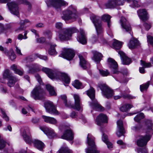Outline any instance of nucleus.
<instances>
[{
  "instance_id": "33",
  "label": "nucleus",
  "mask_w": 153,
  "mask_h": 153,
  "mask_svg": "<svg viewBox=\"0 0 153 153\" xmlns=\"http://www.w3.org/2000/svg\"><path fill=\"white\" fill-rule=\"evenodd\" d=\"M46 88L49 91V94L51 96H56V94L53 88L49 84L47 85L46 86Z\"/></svg>"
},
{
  "instance_id": "22",
  "label": "nucleus",
  "mask_w": 153,
  "mask_h": 153,
  "mask_svg": "<svg viewBox=\"0 0 153 153\" xmlns=\"http://www.w3.org/2000/svg\"><path fill=\"white\" fill-rule=\"evenodd\" d=\"M120 22L122 27L126 31L129 32L131 30L130 25L125 18L122 17Z\"/></svg>"
},
{
  "instance_id": "59",
  "label": "nucleus",
  "mask_w": 153,
  "mask_h": 153,
  "mask_svg": "<svg viewBox=\"0 0 153 153\" xmlns=\"http://www.w3.org/2000/svg\"><path fill=\"white\" fill-rule=\"evenodd\" d=\"M39 120L38 118L34 117H33L32 119V122L34 123H36L39 121Z\"/></svg>"
},
{
  "instance_id": "55",
  "label": "nucleus",
  "mask_w": 153,
  "mask_h": 153,
  "mask_svg": "<svg viewBox=\"0 0 153 153\" xmlns=\"http://www.w3.org/2000/svg\"><path fill=\"white\" fill-rule=\"evenodd\" d=\"M102 140L105 143H106L108 141L107 136L104 134H103Z\"/></svg>"
},
{
  "instance_id": "29",
  "label": "nucleus",
  "mask_w": 153,
  "mask_h": 153,
  "mask_svg": "<svg viewBox=\"0 0 153 153\" xmlns=\"http://www.w3.org/2000/svg\"><path fill=\"white\" fill-rule=\"evenodd\" d=\"M93 53L94 55L93 60L97 63L99 62L102 57V54L97 51H93Z\"/></svg>"
},
{
  "instance_id": "18",
  "label": "nucleus",
  "mask_w": 153,
  "mask_h": 153,
  "mask_svg": "<svg viewBox=\"0 0 153 153\" xmlns=\"http://www.w3.org/2000/svg\"><path fill=\"white\" fill-rule=\"evenodd\" d=\"M97 124L99 126H101L103 123H107V116L102 113L100 114L96 119Z\"/></svg>"
},
{
  "instance_id": "13",
  "label": "nucleus",
  "mask_w": 153,
  "mask_h": 153,
  "mask_svg": "<svg viewBox=\"0 0 153 153\" xmlns=\"http://www.w3.org/2000/svg\"><path fill=\"white\" fill-rule=\"evenodd\" d=\"M125 2V0H109L105 6L107 8H113L117 6L122 5Z\"/></svg>"
},
{
  "instance_id": "61",
  "label": "nucleus",
  "mask_w": 153,
  "mask_h": 153,
  "mask_svg": "<svg viewBox=\"0 0 153 153\" xmlns=\"http://www.w3.org/2000/svg\"><path fill=\"white\" fill-rule=\"evenodd\" d=\"M16 74H17L20 76H22L24 72L23 71L20 70L19 69L17 70L15 72Z\"/></svg>"
},
{
  "instance_id": "16",
  "label": "nucleus",
  "mask_w": 153,
  "mask_h": 153,
  "mask_svg": "<svg viewBox=\"0 0 153 153\" xmlns=\"http://www.w3.org/2000/svg\"><path fill=\"white\" fill-rule=\"evenodd\" d=\"M74 97L75 100L74 105H70V107H71L74 109H76L78 111H79L82 108L80 97L78 95L76 94L74 95Z\"/></svg>"
},
{
  "instance_id": "53",
  "label": "nucleus",
  "mask_w": 153,
  "mask_h": 153,
  "mask_svg": "<svg viewBox=\"0 0 153 153\" xmlns=\"http://www.w3.org/2000/svg\"><path fill=\"white\" fill-rule=\"evenodd\" d=\"M6 30V28L3 24L0 23V34L3 33Z\"/></svg>"
},
{
  "instance_id": "20",
  "label": "nucleus",
  "mask_w": 153,
  "mask_h": 153,
  "mask_svg": "<svg viewBox=\"0 0 153 153\" xmlns=\"http://www.w3.org/2000/svg\"><path fill=\"white\" fill-rule=\"evenodd\" d=\"M40 128L49 138L54 137L56 135L53 130L51 129L46 127H40Z\"/></svg>"
},
{
  "instance_id": "15",
  "label": "nucleus",
  "mask_w": 153,
  "mask_h": 153,
  "mask_svg": "<svg viewBox=\"0 0 153 153\" xmlns=\"http://www.w3.org/2000/svg\"><path fill=\"white\" fill-rule=\"evenodd\" d=\"M9 10L11 13L18 16L19 14L18 7L17 4L15 2H12L7 4Z\"/></svg>"
},
{
  "instance_id": "37",
  "label": "nucleus",
  "mask_w": 153,
  "mask_h": 153,
  "mask_svg": "<svg viewBox=\"0 0 153 153\" xmlns=\"http://www.w3.org/2000/svg\"><path fill=\"white\" fill-rule=\"evenodd\" d=\"M73 85L77 89H80L83 88L82 83L78 80H76L72 83Z\"/></svg>"
},
{
  "instance_id": "28",
  "label": "nucleus",
  "mask_w": 153,
  "mask_h": 153,
  "mask_svg": "<svg viewBox=\"0 0 153 153\" xmlns=\"http://www.w3.org/2000/svg\"><path fill=\"white\" fill-rule=\"evenodd\" d=\"M33 143L35 147L40 151L42 150L44 148V144L40 140H35Z\"/></svg>"
},
{
  "instance_id": "60",
  "label": "nucleus",
  "mask_w": 153,
  "mask_h": 153,
  "mask_svg": "<svg viewBox=\"0 0 153 153\" xmlns=\"http://www.w3.org/2000/svg\"><path fill=\"white\" fill-rule=\"evenodd\" d=\"M144 26L145 27L146 30H149L151 27V25L146 23L144 24Z\"/></svg>"
},
{
  "instance_id": "48",
  "label": "nucleus",
  "mask_w": 153,
  "mask_h": 153,
  "mask_svg": "<svg viewBox=\"0 0 153 153\" xmlns=\"http://www.w3.org/2000/svg\"><path fill=\"white\" fill-rule=\"evenodd\" d=\"M142 128V126L140 124H138L135 126L131 127V129L134 131H137L140 130Z\"/></svg>"
},
{
  "instance_id": "62",
  "label": "nucleus",
  "mask_w": 153,
  "mask_h": 153,
  "mask_svg": "<svg viewBox=\"0 0 153 153\" xmlns=\"http://www.w3.org/2000/svg\"><path fill=\"white\" fill-rule=\"evenodd\" d=\"M25 59L27 62H32L33 61L34 59L32 56H30L27 57L25 58Z\"/></svg>"
},
{
  "instance_id": "8",
  "label": "nucleus",
  "mask_w": 153,
  "mask_h": 153,
  "mask_svg": "<svg viewBox=\"0 0 153 153\" xmlns=\"http://www.w3.org/2000/svg\"><path fill=\"white\" fill-rule=\"evenodd\" d=\"M90 19L94 24L98 35L102 34L103 32V30L101 22L100 21V18L94 14H92L90 17Z\"/></svg>"
},
{
  "instance_id": "56",
  "label": "nucleus",
  "mask_w": 153,
  "mask_h": 153,
  "mask_svg": "<svg viewBox=\"0 0 153 153\" xmlns=\"http://www.w3.org/2000/svg\"><path fill=\"white\" fill-rule=\"evenodd\" d=\"M56 27L58 29H61L62 27V24L60 22H57L55 25Z\"/></svg>"
},
{
  "instance_id": "44",
  "label": "nucleus",
  "mask_w": 153,
  "mask_h": 153,
  "mask_svg": "<svg viewBox=\"0 0 153 153\" xmlns=\"http://www.w3.org/2000/svg\"><path fill=\"white\" fill-rule=\"evenodd\" d=\"M131 3V6L133 7H138L140 6V4L137 1L135 0H132Z\"/></svg>"
},
{
  "instance_id": "11",
  "label": "nucleus",
  "mask_w": 153,
  "mask_h": 153,
  "mask_svg": "<svg viewBox=\"0 0 153 153\" xmlns=\"http://www.w3.org/2000/svg\"><path fill=\"white\" fill-rule=\"evenodd\" d=\"M44 92L40 86L36 87L31 92V96L35 100H41L42 99Z\"/></svg>"
},
{
  "instance_id": "32",
  "label": "nucleus",
  "mask_w": 153,
  "mask_h": 153,
  "mask_svg": "<svg viewBox=\"0 0 153 153\" xmlns=\"http://www.w3.org/2000/svg\"><path fill=\"white\" fill-rule=\"evenodd\" d=\"M8 82L7 83V84L10 87H13L14 85L16 82H17L18 80V79L14 76L8 79Z\"/></svg>"
},
{
  "instance_id": "14",
  "label": "nucleus",
  "mask_w": 153,
  "mask_h": 153,
  "mask_svg": "<svg viewBox=\"0 0 153 153\" xmlns=\"http://www.w3.org/2000/svg\"><path fill=\"white\" fill-rule=\"evenodd\" d=\"M62 56L68 60H71L74 57L75 54L73 50L71 49H65L61 54Z\"/></svg>"
},
{
  "instance_id": "39",
  "label": "nucleus",
  "mask_w": 153,
  "mask_h": 153,
  "mask_svg": "<svg viewBox=\"0 0 153 153\" xmlns=\"http://www.w3.org/2000/svg\"><path fill=\"white\" fill-rule=\"evenodd\" d=\"M144 118L143 114L142 113H140L137 114L134 118V120L136 122L139 123L141 120Z\"/></svg>"
},
{
  "instance_id": "4",
  "label": "nucleus",
  "mask_w": 153,
  "mask_h": 153,
  "mask_svg": "<svg viewBox=\"0 0 153 153\" xmlns=\"http://www.w3.org/2000/svg\"><path fill=\"white\" fill-rule=\"evenodd\" d=\"M108 62V66L111 69L113 74L117 75H123V76L127 75V69H124L122 70L121 71H119L117 62L113 59L110 58H109Z\"/></svg>"
},
{
  "instance_id": "30",
  "label": "nucleus",
  "mask_w": 153,
  "mask_h": 153,
  "mask_svg": "<svg viewBox=\"0 0 153 153\" xmlns=\"http://www.w3.org/2000/svg\"><path fill=\"white\" fill-rule=\"evenodd\" d=\"M79 58L80 65L84 69H86L88 65L87 62L82 55H79Z\"/></svg>"
},
{
  "instance_id": "23",
  "label": "nucleus",
  "mask_w": 153,
  "mask_h": 153,
  "mask_svg": "<svg viewBox=\"0 0 153 153\" xmlns=\"http://www.w3.org/2000/svg\"><path fill=\"white\" fill-rule=\"evenodd\" d=\"M118 53L120 56L123 64L128 65L131 63V60L130 59L126 56L123 52L121 51H119Z\"/></svg>"
},
{
  "instance_id": "21",
  "label": "nucleus",
  "mask_w": 153,
  "mask_h": 153,
  "mask_svg": "<svg viewBox=\"0 0 153 153\" xmlns=\"http://www.w3.org/2000/svg\"><path fill=\"white\" fill-rule=\"evenodd\" d=\"M61 137L63 139L67 140H72L74 138V136L71 130L70 129L65 130Z\"/></svg>"
},
{
  "instance_id": "5",
  "label": "nucleus",
  "mask_w": 153,
  "mask_h": 153,
  "mask_svg": "<svg viewBox=\"0 0 153 153\" xmlns=\"http://www.w3.org/2000/svg\"><path fill=\"white\" fill-rule=\"evenodd\" d=\"M87 94L93 101L91 104V105L93 108L96 109L97 111H102L104 110V108L99 104L97 101L95 99V91L92 87H91L90 89L87 91Z\"/></svg>"
},
{
  "instance_id": "31",
  "label": "nucleus",
  "mask_w": 153,
  "mask_h": 153,
  "mask_svg": "<svg viewBox=\"0 0 153 153\" xmlns=\"http://www.w3.org/2000/svg\"><path fill=\"white\" fill-rule=\"evenodd\" d=\"M111 17L108 15H104L102 16V19L105 22L107 23V25L109 28H110L111 25V22L110 21Z\"/></svg>"
},
{
  "instance_id": "42",
  "label": "nucleus",
  "mask_w": 153,
  "mask_h": 153,
  "mask_svg": "<svg viewBox=\"0 0 153 153\" xmlns=\"http://www.w3.org/2000/svg\"><path fill=\"white\" fill-rule=\"evenodd\" d=\"M19 3L21 4H24L28 5V10H30L31 9V5L30 3L25 0H18Z\"/></svg>"
},
{
  "instance_id": "38",
  "label": "nucleus",
  "mask_w": 153,
  "mask_h": 153,
  "mask_svg": "<svg viewBox=\"0 0 153 153\" xmlns=\"http://www.w3.org/2000/svg\"><path fill=\"white\" fill-rule=\"evenodd\" d=\"M56 46L55 44H51L50 48L48 51L49 54L51 55H55L56 54V52L55 49V47Z\"/></svg>"
},
{
  "instance_id": "34",
  "label": "nucleus",
  "mask_w": 153,
  "mask_h": 153,
  "mask_svg": "<svg viewBox=\"0 0 153 153\" xmlns=\"http://www.w3.org/2000/svg\"><path fill=\"white\" fill-rule=\"evenodd\" d=\"M122 45L121 42L117 40L114 39V42L112 44V47L116 50H119L121 48Z\"/></svg>"
},
{
  "instance_id": "19",
  "label": "nucleus",
  "mask_w": 153,
  "mask_h": 153,
  "mask_svg": "<svg viewBox=\"0 0 153 153\" xmlns=\"http://www.w3.org/2000/svg\"><path fill=\"white\" fill-rule=\"evenodd\" d=\"M22 136L25 142L28 144H30L32 140L31 137L30 135V132L29 129H27L24 130L22 133Z\"/></svg>"
},
{
  "instance_id": "35",
  "label": "nucleus",
  "mask_w": 153,
  "mask_h": 153,
  "mask_svg": "<svg viewBox=\"0 0 153 153\" xmlns=\"http://www.w3.org/2000/svg\"><path fill=\"white\" fill-rule=\"evenodd\" d=\"M133 107V106L130 104H125L120 107V109L123 112H127Z\"/></svg>"
},
{
  "instance_id": "3",
  "label": "nucleus",
  "mask_w": 153,
  "mask_h": 153,
  "mask_svg": "<svg viewBox=\"0 0 153 153\" xmlns=\"http://www.w3.org/2000/svg\"><path fill=\"white\" fill-rule=\"evenodd\" d=\"M76 8L72 6L69 7L68 9L63 12L62 19L67 22H72L76 21L77 16Z\"/></svg>"
},
{
  "instance_id": "2",
  "label": "nucleus",
  "mask_w": 153,
  "mask_h": 153,
  "mask_svg": "<svg viewBox=\"0 0 153 153\" xmlns=\"http://www.w3.org/2000/svg\"><path fill=\"white\" fill-rule=\"evenodd\" d=\"M42 71L46 74L49 77L52 79H59L67 84L70 82V77L65 73L60 72H53L52 70L47 68H43Z\"/></svg>"
},
{
  "instance_id": "63",
  "label": "nucleus",
  "mask_w": 153,
  "mask_h": 153,
  "mask_svg": "<svg viewBox=\"0 0 153 153\" xmlns=\"http://www.w3.org/2000/svg\"><path fill=\"white\" fill-rule=\"evenodd\" d=\"M35 76L38 82L39 83H41L42 82V80L39 75L37 74L35 75Z\"/></svg>"
},
{
  "instance_id": "17",
  "label": "nucleus",
  "mask_w": 153,
  "mask_h": 153,
  "mask_svg": "<svg viewBox=\"0 0 153 153\" xmlns=\"http://www.w3.org/2000/svg\"><path fill=\"white\" fill-rule=\"evenodd\" d=\"M117 131L116 134L118 137L123 135L125 133V131L123 126V121L121 120H119L117 122Z\"/></svg>"
},
{
  "instance_id": "49",
  "label": "nucleus",
  "mask_w": 153,
  "mask_h": 153,
  "mask_svg": "<svg viewBox=\"0 0 153 153\" xmlns=\"http://www.w3.org/2000/svg\"><path fill=\"white\" fill-rule=\"evenodd\" d=\"M9 56L10 58L12 60H14L16 57V55H15L14 52L13 51H10Z\"/></svg>"
},
{
  "instance_id": "57",
  "label": "nucleus",
  "mask_w": 153,
  "mask_h": 153,
  "mask_svg": "<svg viewBox=\"0 0 153 153\" xmlns=\"http://www.w3.org/2000/svg\"><path fill=\"white\" fill-rule=\"evenodd\" d=\"M122 97H123V98H124L129 97V98H132V97H131V98L129 97V96L128 95L123 96H122V95H121V96H114V98L115 100H117V99L120 98Z\"/></svg>"
},
{
  "instance_id": "40",
  "label": "nucleus",
  "mask_w": 153,
  "mask_h": 153,
  "mask_svg": "<svg viewBox=\"0 0 153 153\" xmlns=\"http://www.w3.org/2000/svg\"><path fill=\"white\" fill-rule=\"evenodd\" d=\"M150 83V81H148L146 83L141 85L140 86L141 91L143 92L144 91L146 90L149 87Z\"/></svg>"
},
{
  "instance_id": "51",
  "label": "nucleus",
  "mask_w": 153,
  "mask_h": 153,
  "mask_svg": "<svg viewBox=\"0 0 153 153\" xmlns=\"http://www.w3.org/2000/svg\"><path fill=\"white\" fill-rule=\"evenodd\" d=\"M25 28L23 25L20 24V27L16 28L15 30V31L18 33L22 31L25 30Z\"/></svg>"
},
{
  "instance_id": "6",
  "label": "nucleus",
  "mask_w": 153,
  "mask_h": 153,
  "mask_svg": "<svg viewBox=\"0 0 153 153\" xmlns=\"http://www.w3.org/2000/svg\"><path fill=\"white\" fill-rule=\"evenodd\" d=\"M94 137L90 134H88L87 137V142L89 146L86 149V153H99L97 149L94 141Z\"/></svg>"
},
{
  "instance_id": "50",
  "label": "nucleus",
  "mask_w": 153,
  "mask_h": 153,
  "mask_svg": "<svg viewBox=\"0 0 153 153\" xmlns=\"http://www.w3.org/2000/svg\"><path fill=\"white\" fill-rule=\"evenodd\" d=\"M0 110L2 114L3 118H4L6 121H8L9 120V118L6 114L4 110L2 108H1Z\"/></svg>"
},
{
  "instance_id": "24",
  "label": "nucleus",
  "mask_w": 153,
  "mask_h": 153,
  "mask_svg": "<svg viewBox=\"0 0 153 153\" xmlns=\"http://www.w3.org/2000/svg\"><path fill=\"white\" fill-rule=\"evenodd\" d=\"M128 45L129 48L133 49L139 46V43L137 39L133 37L130 40Z\"/></svg>"
},
{
  "instance_id": "47",
  "label": "nucleus",
  "mask_w": 153,
  "mask_h": 153,
  "mask_svg": "<svg viewBox=\"0 0 153 153\" xmlns=\"http://www.w3.org/2000/svg\"><path fill=\"white\" fill-rule=\"evenodd\" d=\"M99 71L100 74L103 76H107L109 74V72L108 70L104 71L100 69Z\"/></svg>"
},
{
  "instance_id": "45",
  "label": "nucleus",
  "mask_w": 153,
  "mask_h": 153,
  "mask_svg": "<svg viewBox=\"0 0 153 153\" xmlns=\"http://www.w3.org/2000/svg\"><path fill=\"white\" fill-rule=\"evenodd\" d=\"M27 33V31H25L24 32V36H23V35L21 34H19L18 36V38L19 39L22 40V39H26L27 38V37L26 35Z\"/></svg>"
},
{
  "instance_id": "52",
  "label": "nucleus",
  "mask_w": 153,
  "mask_h": 153,
  "mask_svg": "<svg viewBox=\"0 0 153 153\" xmlns=\"http://www.w3.org/2000/svg\"><path fill=\"white\" fill-rule=\"evenodd\" d=\"M44 34L46 37L48 38H51L52 36L51 33L50 31L49 30L45 31L44 33Z\"/></svg>"
},
{
  "instance_id": "27",
  "label": "nucleus",
  "mask_w": 153,
  "mask_h": 153,
  "mask_svg": "<svg viewBox=\"0 0 153 153\" xmlns=\"http://www.w3.org/2000/svg\"><path fill=\"white\" fill-rule=\"evenodd\" d=\"M139 16L143 21L146 20L148 19L147 14L145 9L140 10L137 11Z\"/></svg>"
},
{
  "instance_id": "58",
  "label": "nucleus",
  "mask_w": 153,
  "mask_h": 153,
  "mask_svg": "<svg viewBox=\"0 0 153 153\" xmlns=\"http://www.w3.org/2000/svg\"><path fill=\"white\" fill-rule=\"evenodd\" d=\"M105 143L107 145L108 148L111 150V149L113 147L112 144L109 141Z\"/></svg>"
},
{
  "instance_id": "12",
  "label": "nucleus",
  "mask_w": 153,
  "mask_h": 153,
  "mask_svg": "<svg viewBox=\"0 0 153 153\" xmlns=\"http://www.w3.org/2000/svg\"><path fill=\"white\" fill-rule=\"evenodd\" d=\"M44 105L47 112L51 114H58V111L52 102L47 101L45 102Z\"/></svg>"
},
{
  "instance_id": "64",
  "label": "nucleus",
  "mask_w": 153,
  "mask_h": 153,
  "mask_svg": "<svg viewBox=\"0 0 153 153\" xmlns=\"http://www.w3.org/2000/svg\"><path fill=\"white\" fill-rule=\"evenodd\" d=\"M138 152V153H148L147 150L146 149H140Z\"/></svg>"
},
{
  "instance_id": "1",
  "label": "nucleus",
  "mask_w": 153,
  "mask_h": 153,
  "mask_svg": "<svg viewBox=\"0 0 153 153\" xmlns=\"http://www.w3.org/2000/svg\"><path fill=\"white\" fill-rule=\"evenodd\" d=\"M145 123L146 135L144 136H139L136 137L137 144L140 146H146L153 134V123L152 121L149 120H146Z\"/></svg>"
},
{
  "instance_id": "46",
  "label": "nucleus",
  "mask_w": 153,
  "mask_h": 153,
  "mask_svg": "<svg viewBox=\"0 0 153 153\" xmlns=\"http://www.w3.org/2000/svg\"><path fill=\"white\" fill-rule=\"evenodd\" d=\"M141 65L144 66V68L150 67L152 66L151 63L150 62L146 63L144 61L142 60L140 61Z\"/></svg>"
},
{
  "instance_id": "25",
  "label": "nucleus",
  "mask_w": 153,
  "mask_h": 153,
  "mask_svg": "<svg viewBox=\"0 0 153 153\" xmlns=\"http://www.w3.org/2000/svg\"><path fill=\"white\" fill-rule=\"evenodd\" d=\"M42 118L44 121L46 123L54 125H56L57 123L56 120L53 117L43 115Z\"/></svg>"
},
{
  "instance_id": "9",
  "label": "nucleus",
  "mask_w": 153,
  "mask_h": 153,
  "mask_svg": "<svg viewBox=\"0 0 153 153\" xmlns=\"http://www.w3.org/2000/svg\"><path fill=\"white\" fill-rule=\"evenodd\" d=\"M99 86L102 91L103 95L107 98L111 97L114 95L113 91L105 84H100Z\"/></svg>"
},
{
  "instance_id": "54",
  "label": "nucleus",
  "mask_w": 153,
  "mask_h": 153,
  "mask_svg": "<svg viewBox=\"0 0 153 153\" xmlns=\"http://www.w3.org/2000/svg\"><path fill=\"white\" fill-rule=\"evenodd\" d=\"M0 50L3 52L6 55H7L8 51L6 48H4L2 46L0 45Z\"/></svg>"
},
{
  "instance_id": "7",
  "label": "nucleus",
  "mask_w": 153,
  "mask_h": 153,
  "mask_svg": "<svg viewBox=\"0 0 153 153\" xmlns=\"http://www.w3.org/2000/svg\"><path fill=\"white\" fill-rule=\"evenodd\" d=\"M77 31V30L75 27L64 29L62 33L59 34V38L61 40H68L72 34Z\"/></svg>"
},
{
  "instance_id": "43",
  "label": "nucleus",
  "mask_w": 153,
  "mask_h": 153,
  "mask_svg": "<svg viewBox=\"0 0 153 153\" xmlns=\"http://www.w3.org/2000/svg\"><path fill=\"white\" fill-rule=\"evenodd\" d=\"M60 97L63 100L64 103L65 104V105L67 107H70V105L67 104V97L65 95H62L60 96Z\"/></svg>"
},
{
  "instance_id": "41",
  "label": "nucleus",
  "mask_w": 153,
  "mask_h": 153,
  "mask_svg": "<svg viewBox=\"0 0 153 153\" xmlns=\"http://www.w3.org/2000/svg\"><path fill=\"white\" fill-rule=\"evenodd\" d=\"M3 76L4 78H7L8 79L13 76L12 73H10L8 69H6L3 74Z\"/></svg>"
},
{
  "instance_id": "26",
  "label": "nucleus",
  "mask_w": 153,
  "mask_h": 153,
  "mask_svg": "<svg viewBox=\"0 0 153 153\" xmlns=\"http://www.w3.org/2000/svg\"><path fill=\"white\" fill-rule=\"evenodd\" d=\"M80 35L77 38V40L82 44H85L87 43L86 37L83 30L80 29Z\"/></svg>"
},
{
  "instance_id": "10",
  "label": "nucleus",
  "mask_w": 153,
  "mask_h": 153,
  "mask_svg": "<svg viewBox=\"0 0 153 153\" xmlns=\"http://www.w3.org/2000/svg\"><path fill=\"white\" fill-rule=\"evenodd\" d=\"M46 3L48 6H52L56 9L68 5L67 3L63 0H49Z\"/></svg>"
},
{
  "instance_id": "36",
  "label": "nucleus",
  "mask_w": 153,
  "mask_h": 153,
  "mask_svg": "<svg viewBox=\"0 0 153 153\" xmlns=\"http://www.w3.org/2000/svg\"><path fill=\"white\" fill-rule=\"evenodd\" d=\"M58 153H72V151L66 146L63 147L58 152Z\"/></svg>"
}]
</instances>
